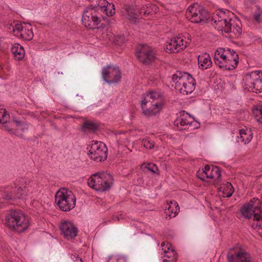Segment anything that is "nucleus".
I'll return each instance as SVG.
<instances>
[{"mask_svg": "<svg viewBox=\"0 0 262 262\" xmlns=\"http://www.w3.org/2000/svg\"><path fill=\"white\" fill-rule=\"evenodd\" d=\"M224 12L225 14V12L223 11H219V12L216 11L215 15L213 16V20H214V22L215 23V19L216 18L217 20H222L223 17L222 15H220V12Z\"/></svg>", "mask_w": 262, "mask_h": 262, "instance_id": "nucleus-42", "label": "nucleus"}, {"mask_svg": "<svg viewBox=\"0 0 262 262\" xmlns=\"http://www.w3.org/2000/svg\"><path fill=\"white\" fill-rule=\"evenodd\" d=\"M133 13V16H130V19L138 18L140 17L149 15L151 12V10L147 6H142L138 8V12L135 10Z\"/></svg>", "mask_w": 262, "mask_h": 262, "instance_id": "nucleus-23", "label": "nucleus"}, {"mask_svg": "<svg viewBox=\"0 0 262 262\" xmlns=\"http://www.w3.org/2000/svg\"><path fill=\"white\" fill-rule=\"evenodd\" d=\"M15 122H16L17 123V124H19V122L18 121H15Z\"/></svg>", "mask_w": 262, "mask_h": 262, "instance_id": "nucleus-51", "label": "nucleus"}, {"mask_svg": "<svg viewBox=\"0 0 262 262\" xmlns=\"http://www.w3.org/2000/svg\"><path fill=\"white\" fill-rule=\"evenodd\" d=\"M145 167L154 173H156L158 170L157 167L155 164H154L148 163Z\"/></svg>", "mask_w": 262, "mask_h": 262, "instance_id": "nucleus-39", "label": "nucleus"}, {"mask_svg": "<svg viewBox=\"0 0 262 262\" xmlns=\"http://www.w3.org/2000/svg\"><path fill=\"white\" fill-rule=\"evenodd\" d=\"M162 250L164 251V252L166 254L169 253L170 254L171 253L172 254H175V251L172 248H171L169 246H168V243L167 244V246L165 248H163Z\"/></svg>", "mask_w": 262, "mask_h": 262, "instance_id": "nucleus-41", "label": "nucleus"}, {"mask_svg": "<svg viewBox=\"0 0 262 262\" xmlns=\"http://www.w3.org/2000/svg\"><path fill=\"white\" fill-rule=\"evenodd\" d=\"M227 53L228 55H230V57L229 58H231V59H238V54L233 50H231L230 49H228L227 50H226Z\"/></svg>", "mask_w": 262, "mask_h": 262, "instance_id": "nucleus-38", "label": "nucleus"}, {"mask_svg": "<svg viewBox=\"0 0 262 262\" xmlns=\"http://www.w3.org/2000/svg\"><path fill=\"white\" fill-rule=\"evenodd\" d=\"M250 204H246L239 211L245 218L250 219L253 216L254 220L262 221V196L261 199L253 198Z\"/></svg>", "mask_w": 262, "mask_h": 262, "instance_id": "nucleus-6", "label": "nucleus"}, {"mask_svg": "<svg viewBox=\"0 0 262 262\" xmlns=\"http://www.w3.org/2000/svg\"><path fill=\"white\" fill-rule=\"evenodd\" d=\"M102 76L106 82L117 84L121 80V73L118 67L109 65L102 69Z\"/></svg>", "mask_w": 262, "mask_h": 262, "instance_id": "nucleus-11", "label": "nucleus"}, {"mask_svg": "<svg viewBox=\"0 0 262 262\" xmlns=\"http://www.w3.org/2000/svg\"><path fill=\"white\" fill-rule=\"evenodd\" d=\"M9 124L10 123H9L8 124H6L4 125L5 129L8 130L9 132H11L12 134H13L14 132H12V129L10 128Z\"/></svg>", "mask_w": 262, "mask_h": 262, "instance_id": "nucleus-45", "label": "nucleus"}, {"mask_svg": "<svg viewBox=\"0 0 262 262\" xmlns=\"http://www.w3.org/2000/svg\"><path fill=\"white\" fill-rule=\"evenodd\" d=\"M98 126L97 124L86 120L81 125V130L84 133H94L98 129Z\"/></svg>", "mask_w": 262, "mask_h": 262, "instance_id": "nucleus-20", "label": "nucleus"}, {"mask_svg": "<svg viewBox=\"0 0 262 262\" xmlns=\"http://www.w3.org/2000/svg\"><path fill=\"white\" fill-rule=\"evenodd\" d=\"M126 40V39L124 34L118 35L116 38V42L118 44L123 43Z\"/></svg>", "mask_w": 262, "mask_h": 262, "instance_id": "nucleus-40", "label": "nucleus"}, {"mask_svg": "<svg viewBox=\"0 0 262 262\" xmlns=\"http://www.w3.org/2000/svg\"><path fill=\"white\" fill-rule=\"evenodd\" d=\"M102 17L103 18V19H105V18H106V16H102Z\"/></svg>", "mask_w": 262, "mask_h": 262, "instance_id": "nucleus-53", "label": "nucleus"}, {"mask_svg": "<svg viewBox=\"0 0 262 262\" xmlns=\"http://www.w3.org/2000/svg\"><path fill=\"white\" fill-rule=\"evenodd\" d=\"M260 14L258 13V14H256L254 15V19L256 21H259V18H260Z\"/></svg>", "mask_w": 262, "mask_h": 262, "instance_id": "nucleus-48", "label": "nucleus"}, {"mask_svg": "<svg viewBox=\"0 0 262 262\" xmlns=\"http://www.w3.org/2000/svg\"><path fill=\"white\" fill-rule=\"evenodd\" d=\"M186 15L188 19L194 23H206L209 18L208 12L198 4L190 6L186 11Z\"/></svg>", "mask_w": 262, "mask_h": 262, "instance_id": "nucleus-7", "label": "nucleus"}, {"mask_svg": "<svg viewBox=\"0 0 262 262\" xmlns=\"http://www.w3.org/2000/svg\"><path fill=\"white\" fill-rule=\"evenodd\" d=\"M8 116H9V114H7L6 110L0 108V123H7Z\"/></svg>", "mask_w": 262, "mask_h": 262, "instance_id": "nucleus-34", "label": "nucleus"}, {"mask_svg": "<svg viewBox=\"0 0 262 262\" xmlns=\"http://www.w3.org/2000/svg\"><path fill=\"white\" fill-rule=\"evenodd\" d=\"M165 243L164 242H163V243H162V244H161V246H162V247H164V246H165Z\"/></svg>", "mask_w": 262, "mask_h": 262, "instance_id": "nucleus-50", "label": "nucleus"}, {"mask_svg": "<svg viewBox=\"0 0 262 262\" xmlns=\"http://www.w3.org/2000/svg\"><path fill=\"white\" fill-rule=\"evenodd\" d=\"M210 167L208 165H206L205 166L204 168L203 169L202 171H201V174H205V177L206 178H209V179H213L214 178V177L215 176L213 174H208V172H210Z\"/></svg>", "mask_w": 262, "mask_h": 262, "instance_id": "nucleus-35", "label": "nucleus"}, {"mask_svg": "<svg viewBox=\"0 0 262 262\" xmlns=\"http://www.w3.org/2000/svg\"><path fill=\"white\" fill-rule=\"evenodd\" d=\"M239 136H237V142H242L244 144H246L250 142L252 138V134L250 130L244 129H240L239 131Z\"/></svg>", "mask_w": 262, "mask_h": 262, "instance_id": "nucleus-19", "label": "nucleus"}, {"mask_svg": "<svg viewBox=\"0 0 262 262\" xmlns=\"http://www.w3.org/2000/svg\"><path fill=\"white\" fill-rule=\"evenodd\" d=\"M23 189L19 187L18 188V192L14 193L13 192L5 191L3 193L2 198L0 199V202L3 203V201L13 200L17 199H20L22 195Z\"/></svg>", "mask_w": 262, "mask_h": 262, "instance_id": "nucleus-18", "label": "nucleus"}, {"mask_svg": "<svg viewBox=\"0 0 262 262\" xmlns=\"http://www.w3.org/2000/svg\"><path fill=\"white\" fill-rule=\"evenodd\" d=\"M211 174L215 176L214 178H215L219 181L221 180V173L219 167L217 166L213 167L211 170Z\"/></svg>", "mask_w": 262, "mask_h": 262, "instance_id": "nucleus-36", "label": "nucleus"}, {"mask_svg": "<svg viewBox=\"0 0 262 262\" xmlns=\"http://www.w3.org/2000/svg\"><path fill=\"white\" fill-rule=\"evenodd\" d=\"M8 28H9V29H10V30H11V29L12 30V27L11 26V25L10 26V27H9Z\"/></svg>", "mask_w": 262, "mask_h": 262, "instance_id": "nucleus-52", "label": "nucleus"}, {"mask_svg": "<svg viewBox=\"0 0 262 262\" xmlns=\"http://www.w3.org/2000/svg\"><path fill=\"white\" fill-rule=\"evenodd\" d=\"M172 79L175 83L176 89L183 95L190 94L194 90L195 80L188 73L177 72Z\"/></svg>", "mask_w": 262, "mask_h": 262, "instance_id": "nucleus-3", "label": "nucleus"}, {"mask_svg": "<svg viewBox=\"0 0 262 262\" xmlns=\"http://www.w3.org/2000/svg\"><path fill=\"white\" fill-rule=\"evenodd\" d=\"M167 211L165 212L166 215L168 214L169 218L174 217L180 210L178 204L176 201H170Z\"/></svg>", "mask_w": 262, "mask_h": 262, "instance_id": "nucleus-22", "label": "nucleus"}, {"mask_svg": "<svg viewBox=\"0 0 262 262\" xmlns=\"http://www.w3.org/2000/svg\"><path fill=\"white\" fill-rule=\"evenodd\" d=\"M245 89L248 91L258 93L262 92V73L255 71L246 77L244 80Z\"/></svg>", "mask_w": 262, "mask_h": 262, "instance_id": "nucleus-8", "label": "nucleus"}, {"mask_svg": "<svg viewBox=\"0 0 262 262\" xmlns=\"http://www.w3.org/2000/svg\"><path fill=\"white\" fill-rule=\"evenodd\" d=\"M188 114H187L186 115H185L184 114L182 116L180 117H178L174 122V124L175 125L178 126L179 124L181 126H185L187 125H190V123L189 120L187 119V115Z\"/></svg>", "mask_w": 262, "mask_h": 262, "instance_id": "nucleus-29", "label": "nucleus"}, {"mask_svg": "<svg viewBox=\"0 0 262 262\" xmlns=\"http://www.w3.org/2000/svg\"><path fill=\"white\" fill-rule=\"evenodd\" d=\"M107 151L105 144L99 141V161H104L107 159Z\"/></svg>", "mask_w": 262, "mask_h": 262, "instance_id": "nucleus-26", "label": "nucleus"}, {"mask_svg": "<svg viewBox=\"0 0 262 262\" xmlns=\"http://www.w3.org/2000/svg\"><path fill=\"white\" fill-rule=\"evenodd\" d=\"M230 55H228L226 50L223 48H220L216 50L214 53V61L215 64L220 67L223 64V62L230 58Z\"/></svg>", "mask_w": 262, "mask_h": 262, "instance_id": "nucleus-16", "label": "nucleus"}, {"mask_svg": "<svg viewBox=\"0 0 262 262\" xmlns=\"http://www.w3.org/2000/svg\"><path fill=\"white\" fill-rule=\"evenodd\" d=\"M101 28H102V29L101 30L99 29V33L102 31L101 38L100 39L103 40L107 43L108 40H111L112 34L111 32L108 31L107 29H104L105 26L103 24H101Z\"/></svg>", "mask_w": 262, "mask_h": 262, "instance_id": "nucleus-27", "label": "nucleus"}, {"mask_svg": "<svg viewBox=\"0 0 262 262\" xmlns=\"http://www.w3.org/2000/svg\"><path fill=\"white\" fill-rule=\"evenodd\" d=\"M60 229L64 237L67 238H74L77 234V229L74 225L69 221L62 222Z\"/></svg>", "mask_w": 262, "mask_h": 262, "instance_id": "nucleus-14", "label": "nucleus"}, {"mask_svg": "<svg viewBox=\"0 0 262 262\" xmlns=\"http://www.w3.org/2000/svg\"><path fill=\"white\" fill-rule=\"evenodd\" d=\"M55 202L61 210L69 211L75 207L76 197L71 190L63 188L56 192Z\"/></svg>", "mask_w": 262, "mask_h": 262, "instance_id": "nucleus-4", "label": "nucleus"}, {"mask_svg": "<svg viewBox=\"0 0 262 262\" xmlns=\"http://www.w3.org/2000/svg\"><path fill=\"white\" fill-rule=\"evenodd\" d=\"M21 33L22 34H19V36L21 38L27 40H31L33 38V33L31 29H26L25 28L24 31Z\"/></svg>", "mask_w": 262, "mask_h": 262, "instance_id": "nucleus-32", "label": "nucleus"}, {"mask_svg": "<svg viewBox=\"0 0 262 262\" xmlns=\"http://www.w3.org/2000/svg\"><path fill=\"white\" fill-rule=\"evenodd\" d=\"M97 144V141H96L95 142V145L92 144L88 154L91 158L95 161L98 158V153L96 151V150L98 149V146Z\"/></svg>", "mask_w": 262, "mask_h": 262, "instance_id": "nucleus-30", "label": "nucleus"}, {"mask_svg": "<svg viewBox=\"0 0 262 262\" xmlns=\"http://www.w3.org/2000/svg\"><path fill=\"white\" fill-rule=\"evenodd\" d=\"M181 37L171 38L165 45V50L168 53H177L186 47Z\"/></svg>", "mask_w": 262, "mask_h": 262, "instance_id": "nucleus-12", "label": "nucleus"}, {"mask_svg": "<svg viewBox=\"0 0 262 262\" xmlns=\"http://www.w3.org/2000/svg\"><path fill=\"white\" fill-rule=\"evenodd\" d=\"M107 3H109L106 0H99V8L101 6L106 5Z\"/></svg>", "mask_w": 262, "mask_h": 262, "instance_id": "nucleus-47", "label": "nucleus"}, {"mask_svg": "<svg viewBox=\"0 0 262 262\" xmlns=\"http://www.w3.org/2000/svg\"><path fill=\"white\" fill-rule=\"evenodd\" d=\"M138 59L145 64H149L156 58V51L147 45H140L136 49Z\"/></svg>", "mask_w": 262, "mask_h": 262, "instance_id": "nucleus-10", "label": "nucleus"}, {"mask_svg": "<svg viewBox=\"0 0 262 262\" xmlns=\"http://www.w3.org/2000/svg\"><path fill=\"white\" fill-rule=\"evenodd\" d=\"M199 68L202 70H205L212 66V62L209 54L204 53L200 55L198 57Z\"/></svg>", "mask_w": 262, "mask_h": 262, "instance_id": "nucleus-17", "label": "nucleus"}, {"mask_svg": "<svg viewBox=\"0 0 262 262\" xmlns=\"http://www.w3.org/2000/svg\"><path fill=\"white\" fill-rule=\"evenodd\" d=\"M260 227V226L259 225H258L257 223V224H253L252 225V227L253 228V229H256L257 227L259 228Z\"/></svg>", "mask_w": 262, "mask_h": 262, "instance_id": "nucleus-49", "label": "nucleus"}, {"mask_svg": "<svg viewBox=\"0 0 262 262\" xmlns=\"http://www.w3.org/2000/svg\"><path fill=\"white\" fill-rule=\"evenodd\" d=\"M238 63V60L231 58H228L226 61H224L223 64L220 66V68L228 70H232L234 69Z\"/></svg>", "mask_w": 262, "mask_h": 262, "instance_id": "nucleus-25", "label": "nucleus"}, {"mask_svg": "<svg viewBox=\"0 0 262 262\" xmlns=\"http://www.w3.org/2000/svg\"><path fill=\"white\" fill-rule=\"evenodd\" d=\"M223 18L222 20L215 19V24L218 26L222 31L225 33H232L235 36L238 37L242 32V29L241 27V22L238 20H233L227 18L224 12H220Z\"/></svg>", "mask_w": 262, "mask_h": 262, "instance_id": "nucleus-5", "label": "nucleus"}, {"mask_svg": "<svg viewBox=\"0 0 262 262\" xmlns=\"http://www.w3.org/2000/svg\"><path fill=\"white\" fill-rule=\"evenodd\" d=\"M253 114L256 120L262 123V106H254L253 108Z\"/></svg>", "mask_w": 262, "mask_h": 262, "instance_id": "nucleus-28", "label": "nucleus"}, {"mask_svg": "<svg viewBox=\"0 0 262 262\" xmlns=\"http://www.w3.org/2000/svg\"><path fill=\"white\" fill-rule=\"evenodd\" d=\"M163 101L160 93L155 91L146 93L141 101L143 113L147 117L155 115L162 109Z\"/></svg>", "mask_w": 262, "mask_h": 262, "instance_id": "nucleus-1", "label": "nucleus"}, {"mask_svg": "<svg viewBox=\"0 0 262 262\" xmlns=\"http://www.w3.org/2000/svg\"><path fill=\"white\" fill-rule=\"evenodd\" d=\"M227 187L228 188H230V192L227 195V196L230 197L232 195V193L233 192V187L230 183H227Z\"/></svg>", "mask_w": 262, "mask_h": 262, "instance_id": "nucleus-43", "label": "nucleus"}, {"mask_svg": "<svg viewBox=\"0 0 262 262\" xmlns=\"http://www.w3.org/2000/svg\"><path fill=\"white\" fill-rule=\"evenodd\" d=\"M12 27V31L15 34L18 36H19V34H22L21 32L24 31L25 28L21 24H15L14 26L11 25Z\"/></svg>", "mask_w": 262, "mask_h": 262, "instance_id": "nucleus-33", "label": "nucleus"}, {"mask_svg": "<svg viewBox=\"0 0 262 262\" xmlns=\"http://www.w3.org/2000/svg\"><path fill=\"white\" fill-rule=\"evenodd\" d=\"M99 191H105L109 190L113 183V177L109 173L99 172Z\"/></svg>", "mask_w": 262, "mask_h": 262, "instance_id": "nucleus-15", "label": "nucleus"}, {"mask_svg": "<svg viewBox=\"0 0 262 262\" xmlns=\"http://www.w3.org/2000/svg\"><path fill=\"white\" fill-rule=\"evenodd\" d=\"M208 174H211V171H210V172H208Z\"/></svg>", "mask_w": 262, "mask_h": 262, "instance_id": "nucleus-55", "label": "nucleus"}, {"mask_svg": "<svg viewBox=\"0 0 262 262\" xmlns=\"http://www.w3.org/2000/svg\"><path fill=\"white\" fill-rule=\"evenodd\" d=\"M96 177H98V172H96L91 176V177L88 179V185L90 187L98 191V188L96 187L97 185L96 184V180L95 178Z\"/></svg>", "mask_w": 262, "mask_h": 262, "instance_id": "nucleus-31", "label": "nucleus"}, {"mask_svg": "<svg viewBox=\"0 0 262 262\" xmlns=\"http://www.w3.org/2000/svg\"><path fill=\"white\" fill-rule=\"evenodd\" d=\"M197 176L199 178H200L201 180H205V178H206L205 177V174H201V171H199L198 172H197Z\"/></svg>", "mask_w": 262, "mask_h": 262, "instance_id": "nucleus-44", "label": "nucleus"}, {"mask_svg": "<svg viewBox=\"0 0 262 262\" xmlns=\"http://www.w3.org/2000/svg\"><path fill=\"white\" fill-rule=\"evenodd\" d=\"M5 224L18 233L26 230L29 226L28 217L20 210H10L5 214Z\"/></svg>", "mask_w": 262, "mask_h": 262, "instance_id": "nucleus-2", "label": "nucleus"}, {"mask_svg": "<svg viewBox=\"0 0 262 262\" xmlns=\"http://www.w3.org/2000/svg\"><path fill=\"white\" fill-rule=\"evenodd\" d=\"M71 257L73 259H74L75 258H76V261L77 262H82V259L78 257V256L76 255V254L72 255Z\"/></svg>", "mask_w": 262, "mask_h": 262, "instance_id": "nucleus-46", "label": "nucleus"}, {"mask_svg": "<svg viewBox=\"0 0 262 262\" xmlns=\"http://www.w3.org/2000/svg\"><path fill=\"white\" fill-rule=\"evenodd\" d=\"M98 16L97 7H92V6H90L83 12L82 17V24L88 29H98Z\"/></svg>", "mask_w": 262, "mask_h": 262, "instance_id": "nucleus-9", "label": "nucleus"}, {"mask_svg": "<svg viewBox=\"0 0 262 262\" xmlns=\"http://www.w3.org/2000/svg\"><path fill=\"white\" fill-rule=\"evenodd\" d=\"M164 256H167V257H170V256H169V255H165Z\"/></svg>", "mask_w": 262, "mask_h": 262, "instance_id": "nucleus-54", "label": "nucleus"}, {"mask_svg": "<svg viewBox=\"0 0 262 262\" xmlns=\"http://www.w3.org/2000/svg\"><path fill=\"white\" fill-rule=\"evenodd\" d=\"M99 11L104 13L106 16H112L115 13V6L112 3H107L106 5L101 6Z\"/></svg>", "mask_w": 262, "mask_h": 262, "instance_id": "nucleus-24", "label": "nucleus"}, {"mask_svg": "<svg viewBox=\"0 0 262 262\" xmlns=\"http://www.w3.org/2000/svg\"><path fill=\"white\" fill-rule=\"evenodd\" d=\"M142 142L143 146L146 148L151 149L154 146L153 142L149 141L148 139H143Z\"/></svg>", "mask_w": 262, "mask_h": 262, "instance_id": "nucleus-37", "label": "nucleus"}, {"mask_svg": "<svg viewBox=\"0 0 262 262\" xmlns=\"http://www.w3.org/2000/svg\"><path fill=\"white\" fill-rule=\"evenodd\" d=\"M227 258L229 262H253L250 254L243 250H240L234 254L229 252Z\"/></svg>", "mask_w": 262, "mask_h": 262, "instance_id": "nucleus-13", "label": "nucleus"}, {"mask_svg": "<svg viewBox=\"0 0 262 262\" xmlns=\"http://www.w3.org/2000/svg\"><path fill=\"white\" fill-rule=\"evenodd\" d=\"M11 52L15 59L18 60L22 59L24 57L25 50L23 47L19 44H14L11 48Z\"/></svg>", "mask_w": 262, "mask_h": 262, "instance_id": "nucleus-21", "label": "nucleus"}]
</instances>
